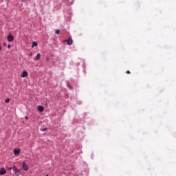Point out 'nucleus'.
Masks as SVG:
<instances>
[{
    "label": "nucleus",
    "instance_id": "obj_11",
    "mask_svg": "<svg viewBox=\"0 0 176 176\" xmlns=\"http://www.w3.org/2000/svg\"><path fill=\"white\" fill-rule=\"evenodd\" d=\"M67 87L69 89H72V87L71 86V84L69 82L67 83Z\"/></svg>",
    "mask_w": 176,
    "mask_h": 176
},
{
    "label": "nucleus",
    "instance_id": "obj_12",
    "mask_svg": "<svg viewBox=\"0 0 176 176\" xmlns=\"http://www.w3.org/2000/svg\"><path fill=\"white\" fill-rule=\"evenodd\" d=\"M10 101V100H9V98H6L5 100V102H6V103H8Z\"/></svg>",
    "mask_w": 176,
    "mask_h": 176
},
{
    "label": "nucleus",
    "instance_id": "obj_7",
    "mask_svg": "<svg viewBox=\"0 0 176 176\" xmlns=\"http://www.w3.org/2000/svg\"><path fill=\"white\" fill-rule=\"evenodd\" d=\"M5 174H6V170L3 168H1L0 169V175H5Z\"/></svg>",
    "mask_w": 176,
    "mask_h": 176
},
{
    "label": "nucleus",
    "instance_id": "obj_19",
    "mask_svg": "<svg viewBox=\"0 0 176 176\" xmlns=\"http://www.w3.org/2000/svg\"><path fill=\"white\" fill-rule=\"evenodd\" d=\"M72 3H73V2H72V1H71V2H70V5H72Z\"/></svg>",
    "mask_w": 176,
    "mask_h": 176
},
{
    "label": "nucleus",
    "instance_id": "obj_14",
    "mask_svg": "<svg viewBox=\"0 0 176 176\" xmlns=\"http://www.w3.org/2000/svg\"><path fill=\"white\" fill-rule=\"evenodd\" d=\"M47 130V128H45V129L41 130V131H46Z\"/></svg>",
    "mask_w": 176,
    "mask_h": 176
},
{
    "label": "nucleus",
    "instance_id": "obj_15",
    "mask_svg": "<svg viewBox=\"0 0 176 176\" xmlns=\"http://www.w3.org/2000/svg\"><path fill=\"white\" fill-rule=\"evenodd\" d=\"M25 119H26V120H28V116H25Z\"/></svg>",
    "mask_w": 176,
    "mask_h": 176
},
{
    "label": "nucleus",
    "instance_id": "obj_9",
    "mask_svg": "<svg viewBox=\"0 0 176 176\" xmlns=\"http://www.w3.org/2000/svg\"><path fill=\"white\" fill-rule=\"evenodd\" d=\"M35 46H38V43L33 41L32 44V47H35Z\"/></svg>",
    "mask_w": 176,
    "mask_h": 176
},
{
    "label": "nucleus",
    "instance_id": "obj_5",
    "mask_svg": "<svg viewBox=\"0 0 176 176\" xmlns=\"http://www.w3.org/2000/svg\"><path fill=\"white\" fill-rule=\"evenodd\" d=\"M21 76V78H27V76H28V72H27V71H23Z\"/></svg>",
    "mask_w": 176,
    "mask_h": 176
},
{
    "label": "nucleus",
    "instance_id": "obj_17",
    "mask_svg": "<svg viewBox=\"0 0 176 176\" xmlns=\"http://www.w3.org/2000/svg\"><path fill=\"white\" fill-rule=\"evenodd\" d=\"M126 74H130V71L128 70V71L126 72Z\"/></svg>",
    "mask_w": 176,
    "mask_h": 176
},
{
    "label": "nucleus",
    "instance_id": "obj_1",
    "mask_svg": "<svg viewBox=\"0 0 176 176\" xmlns=\"http://www.w3.org/2000/svg\"><path fill=\"white\" fill-rule=\"evenodd\" d=\"M9 169L12 170L15 175H20V170H19L17 168H16V166H14L13 167L10 168Z\"/></svg>",
    "mask_w": 176,
    "mask_h": 176
},
{
    "label": "nucleus",
    "instance_id": "obj_2",
    "mask_svg": "<svg viewBox=\"0 0 176 176\" xmlns=\"http://www.w3.org/2000/svg\"><path fill=\"white\" fill-rule=\"evenodd\" d=\"M7 41L8 42H13V41H14V37L11 34H10L7 37Z\"/></svg>",
    "mask_w": 176,
    "mask_h": 176
},
{
    "label": "nucleus",
    "instance_id": "obj_20",
    "mask_svg": "<svg viewBox=\"0 0 176 176\" xmlns=\"http://www.w3.org/2000/svg\"><path fill=\"white\" fill-rule=\"evenodd\" d=\"M3 45H4V46H6V43H4Z\"/></svg>",
    "mask_w": 176,
    "mask_h": 176
},
{
    "label": "nucleus",
    "instance_id": "obj_13",
    "mask_svg": "<svg viewBox=\"0 0 176 176\" xmlns=\"http://www.w3.org/2000/svg\"><path fill=\"white\" fill-rule=\"evenodd\" d=\"M55 33L57 34H60V30H56L55 31Z\"/></svg>",
    "mask_w": 176,
    "mask_h": 176
},
{
    "label": "nucleus",
    "instance_id": "obj_3",
    "mask_svg": "<svg viewBox=\"0 0 176 176\" xmlns=\"http://www.w3.org/2000/svg\"><path fill=\"white\" fill-rule=\"evenodd\" d=\"M22 168L25 170V171H28V165H27V164H25V162H22Z\"/></svg>",
    "mask_w": 176,
    "mask_h": 176
},
{
    "label": "nucleus",
    "instance_id": "obj_10",
    "mask_svg": "<svg viewBox=\"0 0 176 176\" xmlns=\"http://www.w3.org/2000/svg\"><path fill=\"white\" fill-rule=\"evenodd\" d=\"M36 60H40L41 59V54H37V55L36 56Z\"/></svg>",
    "mask_w": 176,
    "mask_h": 176
},
{
    "label": "nucleus",
    "instance_id": "obj_21",
    "mask_svg": "<svg viewBox=\"0 0 176 176\" xmlns=\"http://www.w3.org/2000/svg\"><path fill=\"white\" fill-rule=\"evenodd\" d=\"M30 56H32V54H30Z\"/></svg>",
    "mask_w": 176,
    "mask_h": 176
},
{
    "label": "nucleus",
    "instance_id": "obj_16",
    "mask_svg": "<svg viewBox=\"0 0 176 176\" xmlns=\"http://www.w3.org/2000/svg\"><path fill=\"white\" fill-rule=\"evenodd\" d=\"M8 49H10V45H8Z\"/></svg>",
    "mask_w": 176,
    "mask_h": 176
},
{
    "label": "nucleus",
    "instance_id": "obj_6",
    "mask_svg": "<svg viewBox=\"0 0 176 176\" xmlns=\"http://www.w3.org/2000/svg\"><path fill=\"white\" fill-rule=\"evenodd\" d=\"M37 109L39 111V112H43V111H45V108L41 105L38 106Z\"/></svg>",
    "mask_w": 176,
    "mask_h": 176
},
{
    "label": "nucleus",
    "instance_id": "obj_8",
    "mask_svg": "<svg viewBox=\"0 0 176 176\" xmlns=\"http://www.w3.org/2000/svg\"><path fill=\"white\" fill-rule=\"evenodd\" d=\"M19 153H20V148L14 149V155H15V156H17V155H19Z\"/></svg>",
    "mask_w": 176,
    "mask_h": 176
},
{
    "label": "nucleus",
    "instance_id": "obj_18",
    "mask_svg": "<svg viewBox=\"0 0 176 176\" xmlns=\"http://www.w3.org/2000/svg\"><path fill=\"white\" fill-rule=\"evenodd\" d=\"M1 50H2V47H1V45H0V51H1Z\"/></svg>",
    "mask_w": 176,
    "mask_h": 176
},
{
    "label": "nucleus",
    "instance_id": "obj_4",
    "mask_svg": "<svg viewBox=\"0 0 176 176\" xmlns=\"http://www.w3.org/2000/svg\"><path fill=\"white\" fill-rule=\"evenodd\" d=\"M64 42H67V45H69V46H71L74 41H72V38H69V39L65 40Z\"/></svg>",
    "mask_w": 176,
    "mask_h": 176
},
{
    "label": "nucleus",
    "instance_id": "obj_22",
    "mask_svg": "<svg viewBox=\"0 0 176 176\" xmlns=\"http://www.w3.org/2000/svg\"><path fill=\"white\" fill-rule=\"evenodd\" d=\"M69 2V0H67Z\"/></svg>",
    "mask_w": 176,
    "mask_h": 176
}]
</instances>
